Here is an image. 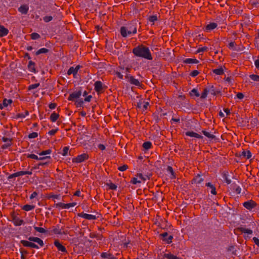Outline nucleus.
I'll return each mask as SVG.
<instances>
[{
  "label": "nucleus",
  "instance_id": "nucleus-1",
  "mask_svg": "<svg viewBox=\"0 0 259 259\" xmlns=\"http://www.w3.org/2000/svg\"><path fill=\"white\" fill-rule=\"evenodd\" d=\"M133 53L137 57L146 59V47L139 45L133 50Z\"/></svg>",
  "mask_w": 259,
  "mask_h": 259
},
{
  "label": "nucleus",
  "instance_id": "nucleus-2",
  "mask_svg": "<svg viewBox=\"0 0 259 259\" xmlns=\"http://www.w3.org/2000/svg\"><path fill=\"white\" fill-rule=\"evenodd\" d=\"M137 169L138 170V172L136 175L137 177L132 178L131 180V182L135 185L140 184L141 183L144 184L146 180V178H144V176L142 173L143 170H144V169Z\"/></svg>",
  "mask_w": 259,
  "mask_h": 259
},
{
  "label": "nucleus",
  "instance_id": "nucleus-3",
  "mask_svg": "<svg viewBox=\"0 0 259 259\" xmlns=\"http://www.w3.org/2000/svg\"><path fill=\"white\" fill-rule=\"evenodd\" d=\"M136 22L132 21L130 23L124 25V26L127 28L128 32L130 33L131 35L135 34L137 32V27H136Z\"/></svg>",
  "mask_w": 259,
  "mask_h": 259
},
{
  "label": "nucleus",
  "instance_id": "nucleus-4",
  "mask_svg": "<svg viewBox=\"0 0 259 259\" xmlns=\"http://www.w3.org/2000/svg\"><path fill=\"white\" fill-rule=\"evenodd\" d=\"M159 16V14L158 13H154L150 15L147 19L148 21L147 23L151 25H154L155 22L157 21Z\"/></svg>",
  "mask_w": 259,
  "mask_h": 259
},
{
  "label": "nucleus",
  "instance_id": "nucleus-5",
  "mask_svg": "<svg viewBox=\"0 0 259 259\" xmlns=\"http://www.w3.org/2000/svg\"><path fill=\"white\" fill-rule=\"evenodd\" d=\"M160 236L161 237L163 241H165L167 244H170L172 242V240L173 239L172 235H168L167 232H164L161 234Z\"/></svg>",
  "mask_w": 259,
  "mask_h": 259
},
{
  "label": "nucleus",
  "instance_id": "nucleus-6",
  "mask_svg": "<svg viewBox=\"0 0 259 259\" xmlns=\"http://www.w3.org/2000/svg\"><path fill=\"white\" fill-rule=\"evenodd\" d=\"M81 95L82 92L81 90L75 91L69 95L68 99L70 101H74L75 99H78Z\"/></svg>",
  "mask_w": 259,
  "mask_h": 259
},
{
  "label": "nucleus",
  "instance_id": "nucleus-7",
  "mask_svg": "<svg viewBox=\"0 0 259 259\" xmlns=\"http://www.w3.org/2000/svg\"><path fill=\"white\" fill-rule=\"evenodd\" d=\"M88 155L85 153H83L74 158L72 161L73 162L80 163L83 162L84 160L88 159Z\"/></svg>",
  "mask_w": 259,
  "mask_h": 259
},
{
  "label": "nucleus",
  "instance_id": "nucleus-8",
  "mask_svg": "<svg viewBox=\"0 0 259 259\" xmlns=\"http://www.w3.org/2000/svg\"><path fill=\"white\" fill-rule=\"evenodd\" d=\"M32 241H28L24 240H22L20 241V243L23 244V246L25 247H29L31 248H34L36 249H38L39 247L37 245L34 243L33 242H31Z\"/></svg>",
  "mask_w": 259,
  "mask_h": 259
},
{
  "label": "nucleus",
  "instance_id": "nucleus-9",
  "mask_svg": "<svg viewBox=\"0 0 259 259\" xmlns=\"http://www.w3.org/2000/svg\"><path fill=\"white\" fill-rule=\"evenodd\" d=\"M256 205V203L252 200L246 201L243 204V206L249 210L254 208Z\"/></svg>",
  "mask_w": 259,
  "mask_h": 259
},
{
  "label": "nucleus",
  "instance_id": "nucleus-10",
  "mask_svg": "<svg viewBox=\"0 0 259 259\" xmlns=\"http://www.w3.org/2000/svg\"><path fill=\"white\" fill-rule=\"evenodd\" d=\"M78 216L88 220H94L97 218L95 215L85 213H79L78 214Z\"/></svg>",
  "mask_w": 259,
  "mask_h": 259
},
{
  "label": "nucleus",
  "instance_id": "nucleus-11",
  "mask_svg": "<svg viewBox=\"0 0 259 259\" xmlns=\"http://www.w3.org/2000/svg\"><path fill=\"white\" fill-rule=\"evenodd\" d=\"M28 239L30 241L37 243L41 247L43 246L44 245V241L41 239H40L38 237H29L28 238Z\"/></svg>",
  "mask_w": 259,
  "mask_h": 259
},
{
  "label": "nucleus",
  "instance_id": "nucleus-12",
  "mask_svg": "<svg viewBox=\"0 0 259 259\" xmlns=\"http://www.w3.org/2000/svg\"><path fill=\"white\" fill-rule=\"evenodd\" d=\"M27 157H29V158H32V159H36V160H45V159H50L51 158V157L50 156L38 157V156H37L36 155H35L34 154H29L27 156Z\"/></svg>",
  "mask_w": 259,
  "mask_h": 259
},
{
  "label": "nucleus",
  "instance_id": "nucleus-13",
  "mask_svg": "<svg viewBox=\"0 0 259 259\" xmlns=\"http://www.w3.org/2000/svg\"><path fill=\"white\" fill-rule=\"evenodd\" d=\"M203 179L201 177V176L198 174L196 176H195L192 180V183L195 184L197 185H198L202 183L203 182Z\"/></svg>",
  "mask_w": 259,
  "mask_h": 259
},
{
  "label": "nucleus",
  "instance_id": "nucleus-14",
  "mask_svg": "<svg viewBox=\"0 0 259 259\" xmlns=\"http://www.w3.org/2000/svg\"><path fill=\"white\" fill-rule=\"evenodd\" d=\"M54 245L59 251L62 252H67L66 248L63 246L58 240H56L54 242Z\"/></svg>",
  "mask_w": 259,
  "mask_h": 259
},
{
  "label": "nucleus",
  "instance_id": "nucleus-15",
  "mask_svg": "<svg viewBox=\"0 0 259 259\" xmlns=\"http://www.w3.org/2000/svg\"><path fill=\"white\" fill-rule=\"evenodd\" d=\"M12 222L15 226H19L23 224L24 221H23V220L19 219L17 217H14L13 218Z\"/></svg>",
  "mask_w": 259,
  "mask_h": 259
},
{
  "label": "nucleus",
  "instance_id": "nucleus-16",
  "mask_svg": "<svg viewBox=\"0 0 259 259\" xmlns=\"http://www.w3.org/2000/svg\"><path fill=\"white\" fill-rule=\"evenodd\" d=\"M127 28L124 26H122L120 28V33L122 36L126 37L131 36V34L128 32Z\"/></svg>",
  "mask_w": 259,
  "mask_h": 259
},
{
  "label": "nucleus",
  "instance_id": "nucleus-17",
  "mask_svg": "<svg viewBox=\"0 0 259 259\" xmlns=\"http://www.w3.org/2000/svg\"><path fill=\"white\" fill-rule=\"evenodd\" d=\"M128 81L132 84L138 87H141V83L138 79L134 78L133 76H130L128 78Z\"/></svg>",
  "mask_w": 259,
  "mask_h": 259
},
{
  "label": "nucleus",
  "instance_id": "nucleus-18",
  "mask_svg": "<svg viewBox=\"0 0 259 259\" xmlns=\"http://www.w3.org/2000/svg\"><path fill=\"white\" fill-rule=\"evenodd\" d=\"M186 135L191 137H194L197 139H202V136L194 132L188 131L185 133Z\"/></svg>",
  "mask_w": 259,
  "mask_h": 259
},
{
  "label": "nucleus",
  "instance_id": "nucleus-19",
  "mask_svg": "<svg viewBox=\"0 0 259 259\" xmlns=\"http://www.w3.org/2000/svg\"><path fill=\"white\" fill-rule=\"evenodd\" d=\"M218 25L217 23L212 22L207 24L205 27V31L207 32H209L214 29H215L217 27Z\"/></svg>",
  "mask_w": 259,
  "mask_h": 259
},
{
  "label": "nucleus",
  "instance_id": "nucleus-20",
  "mask_svg": "<svg viewBox=\"0 0 259 259\" xmlns=\"http://www.w3.org/2000/svg\"><path fill=\"white\" fill-rule=\"evenodd\" d=\"M143 158V157L141 155H140L138 157V159L137 160V163L136 166L137 168H139L140 169H144V165L143 164V163H142Z\"/></svg>",
  "mask_w": 259,
  "mask_h": 259
},
{
  "label": "nucleus",
  "instance_id": "nucleus-21",
  "mask_svg": "<svg viewBox=\"0 0 259 259\" xmlns=\"http://www.w3.org/2000/svg\"><path fill=\"white\" fill-rule=\"evenodd\" d=\"M206 186L209 188L210 193L213 195L217 194L216 189L214 186L211 183H207L205 184Z\"/></svg>",
  "mask_w": 259,
  "mask_h": 259
},
{
  "label": "nucleus",
  "instance_id": "nucleus-22",
  "mask_svg": "<svg viewBox=\"0 0 259 259\" xmlns=\"http://www.w3.org/2000/svg\"><path fill=\"white\" fill-rule=\"evenodd\" d=\"M154 52L153 48H151V50L147 48V59L152 60L154 56Z\"/></svg>",
  "mask_w": 259,
  "mask_h": 259
},
{
  "label": "nucleus",
  "instance_id": "nucleus-23",
  "mask_svg": "<svg viewBox=\"0 0 259 259\" xmlns=\"http://www.w3.org/2000/svg\"><path fill=\"white\" fill-rule=\"evenodd\" d=\"M137 108L140 111H144L145 109H146V103L144 101L142 102L140 101L137 103Z\"/></svg>",
  "mask_w": 259,
  "mask_h": 259
},
{
  "label": "nucleus",
  "instance_id": "nucleus-24",
  "mask_svg": "<svg viewBox=\"0 0 259 259\" xmlns=\"http://www.w3.org/2000/svg\"><path fill=\"white\" fill-rule=\"evenodd\" d=\"M29 8L27 5H22L19 9L18 11L22 14H26L28 13Z\"/></svg>",
  "mask_w": 259,
  "mask_h": 259
},
{
  "label": "nucleus",
  "instance_id": "nucleus-25",
  "mask_svg": "<svg viewBox=\"0 0 259 259\" xmlns=\"http://www.w3.org/2000/svg\"><path fill=\"white\" fill-rule=\"evenodd\" d=\"M9 32L8 29L4 27L3 26L0 25V36L3 37L6 36Z\"/></svg>",
  "mask_w": 259,
  "mask_h": 259
},
{
  "label": "nucleus",
  "instance_id": "nucleus-26",
  "mask_svg": "<svg viewBox=\"0 0 259 259\" xmlns=\"http://www.w3.org/2000/svg\"><path fill=\"white\" fill-rule=\"evenodd\" d=\"M35 63L32 61H29L28 64V68L30 72L36 73Z\"/></svg>",
  "mask_w": 259,
  "mask_h": 259
},
{
  "label": "nucleus",
  "instance_id": "nucleus-27",
  "mask_svg": "<svg viewBox=\"0 0 259 259\" xmlns=\"http://www.w3.org/2000/svg\"><path fill=\"white\" fill-rule=\"evenodd\" d=\"M62 228H60L59 225H57L55 228H54L52 231L53 232L57 235H62L63 234H65L64 232H62Z\"/></svg>",
  "mask_w": 259,
  "mask_h": 259
},
{
  "label": "nucleus",
  "instance_id": "nucleus-28",
  "mask_svg": "<svg viewBox=\"0 0 259 259\" xmlns=\"http://www.w3.org/2000/svg\"><path fill=\"white\" fill-rule=\"evenodd\" d=\"M102 89V83L100 81H97L95 83V90L99 92Z\"/></svg>",
  "mask_w": 259,
  "mask_h": 259
},
{
  "label": "nucleus",
  "instance_id": "nucleus-29",
  "mask_svg": "<svg viewBox=\"0 0 259 259\" xmlns=\"http://www.w3.org/2000/svg\"><path fill=\"white\" fill-rule=\"evenodd\" d=\"M72 74H73L74 77H76L77 72L75 71V68L73 66L70 67L67 71V74L68 75H70Z\"/></svg>",
  "mask_w": 259,
  "mask_h": 259
},
{
  "label": "nucleus",
  "instance_id": "nucleus-30",
  "mask_svg": "<svg viewBox=\"0 0 259 259\" xmlns=\"http://www.w3.org/2000/svg\"><path fill=\"white\" fill-rule=\"evenodd\" d=\"M101 256L103 258H107L109 259H116V258L113 256L111 254L108 253L107 252H102Z\"/></svg>",
  "mask_w": 259,
  "mask_h": 259
},
{
  "label": "nucleus",
  "instance_id": "nucleus-31",
  "mask_svg": "<svg viewBox=\"0 0 259 259\" xmlns=\"http://www.w3.org/2000/svg\"><path fill=\"white\" fill-rule=\"evenodd\" d=\"M17 177L22 176L25 175H32V172L30 171H20L16 172Z\"/></svg>",
  "mask_w": 259,
  "mask_h": 259
},
{
  "label": "nucleus",
  "instance_id": "nucleus-32",
  "mask_svg": "<svg viewBox=\"0 0 259 259\" xmlns=\"http://www.w3.org/2000/svg\"><path fill=\"white\" fill-rule=\"evenodd\" d=\"M241 155L244 157H246L247 159H249L251 157V153L249 150H243L242 152Z\"/></svg>",
  "mask_w": 259,
  "mask_h": 259
},
{
  "label": "nucleus",
  "instance_id": "nucleus-33",
  "mask_svg": "<svg viewBox=\"0 0 259 259\" xmlns=\"http://www.w3.org/2000/svg\"><path fill=\"white\" fill-rule=\"evenodd\" d=\"M49 52V50L48 49L43 48L39 49L35 53L36 55H39L41 54H46Z\"/></svg>",
  "mask_w": 259,
  "mask_h": 259
},
{
  "label": "nucleus",
  "instance_id": "nucleus-34",
  "mask_svg": "<svg viewBox=\"0 0 259 259\" xmlns=\"http://www.w3.org/2000/svg\"><path fill=\"white\" fill-rule=\"evenodd\" d=\"M59 115L58 113L54 112L51 115L50 119L52 122H54L57 120L58 118L59 117Z\"/></svg>",
  "mask_w": 259,
  "mask_h": 259
},
{
  "label": "nucleus",
  "instance_id": "nucleus-35",
  "mask_svg": "<svg viewBox=\"0 0 259 259\" xmlns=\"http://www.w3.org/2000/svg\"><path fill=\"white\" fill-rule=\"evenodd\" d=\"M207 88L209 93H210L211 94H212L213 95H216V92H215V88L213 87V85H209L207 87Z\"/></svg>",
  "mask_w": 259,
  "mask_h": 259
},
{
  "label": "nucleus",
  "instance_id": "nucleus-36",
  "mask_svg": "<svg viewBox=\"0 0 259 259\" xmlns=\"http://www.w3.org/2000/svg\"><path fill=\"white\" fill-rule=\"evenodd\" d=\"M166 170H167V172L170 174L169 177L171 179H173L175 177L173 169L171 166H168L167 167Z\"/></svg>",
  "mask_w": 259,
  "mask_h": 259
},
{
  "label": "nucleus",
  "instance_id": "nucleus-37",
  "mask_svg": "<svg viewBox=\"0 0 259 259\" xmlns=\"http://www.w3.org/2000/svg\"><path fill=\"white\" fill-rule=\"evenodd\" d=\"M212 71L217 75H222L224 73V69L222 67L214 69Z\"/></svg>",
  "mask_w": 259,
  "mask_h": 259
},
{
  "label": "nucleus",
  "instance_id": "nucleus-38",
  "mask_svg": "<svg viewBox=\"0 0 259 259\" xmlns=\"http://www.w3.org/2000/svg\"><path fill=\"white\" fill-rule=\"evenodd\" d=\"M202 133L205 135L206 137L210 139H213L215 138V136L213 134H210V133L206 132V131H202Z\"/></svg>",
  "mask_w": 259,
  "mask_h": 259
},
{
  "label": "nucleus",
  "instance_id": "nucleus-39",
  "mask_svg": "<svg viewBox=\"0 0 259 259\" xmlns=\"http://www.w3.org/2000/svg\"><path fill=\"white\" fill-rule=\"evenodd\" d=\"M34 206L33 205L26 204L23 206L22 209L25 211H28L33 209Z\"/></svg>",
  "mask_w": 259,
  "mask_h": 259
},
{
  "label": "nucleus",
  "instance_id": "nucleus-40",
  "mask_svg": "<svg viewBox=\"0 0 259 259\" xmlns=\"http://www.w3.org/2000/svg\"><path fill=\"white\" fill-rule=\"evenodd\" d=\"M184 62L187 64L197 63L198 61L196 59L188 58L185 60Z\"/></svg>",
  "mask_w": 259,
  "mask_h": 259
},
{
  "label": "nucleus",
  "instance_id": "nucleus-41",
  "mask_svg": "<svg viewBox=\"0 0 259 259\" xmlns=\"http://www.w3.org/2000/svg\"><path fill=\"white\" fill-rule=\"evenodd\" d=\"M52 152V150L51 149H48L45 151H43L40 153L37 152V154H38L39 156H48V155H49Z\"/></svg>",
  "mask_w": 259,
  "mask_h": 259
},
{
  "label": "nucleus",
  "instance_id": "nucleus-42",
  "mask_svg": "<svg viewBox=\"0 0 259 259\" xmlns=\"http://www.w3.org/2000/svg\"><path fill=\"white\" fill-rule=\"evenodd\" d=\"M240 230L242 233L247 234L248 235H251L252 234V231L249 229L245 228H241Z\"/></svg>",
  "mask_w": 259,
  "mask_h": 259
},
{
  "label": "nucleus",
  "instance_id": "nucleus-43",
  "mask_svg": "<svg viewBox=\"0 0 259 259\" xmlns=\"http://www.w3.org/2000/svg\"><path fill=\"white\" fill-rule=\"evenodd\" d=\"M164 257L167 259H181L180 258L170 253H166L164 254Z\"/></svg>",
  "mask_w": 259,
  "mask_h": 259
},
{
  "label": "nucleus",
  "instance_id": "nucleus-44",
  "mask_svg": "<svg viewBox=\"0 0 259 259\" xmlns=\"http://www.w3.org/2000/svg\"><path fill=\"white\" fill-rule=\"evenodd\" d=\"M190 95L191 96H195L197 97L200 96V94H199L197 90L196 89H193L192 90H191L190 92Z\"/></svg>",
  "mask_w": 259,
  "mask_h": 259
},
{
  "label": "nucleus",
  "instance_id": "nucleus-45",
  "mask_svg": "<svg viewBox=\"0 0 259 259\" xmlns=\"http://www.w3.org/2000/svg\"><path fill=\"white\" fill-rule=\"evenodd\" d=\"M209 93L207 87L205 88L201 95V99H205L207 97L208 94Z\"/></svg>",
  "mask_w": 259,
  "mask_h": 259
},
{
  "label": "nucleus",
  "instance_id": "nucleus-46",
  "mask_svg": "<svg viewBox=\"0 0 259 259\" xmlns=\"http://www.w3.org/2000/svg\"><path fill=\"white\" fill-rule=\"evenodd\" d=\"M29 115V112L26 111L25 113H19L17 115V118H24Z\"/></svg>",
  "mask_w": 259,
  "mask_h": 259
},
{
  "label": "nucleus",
  "instance_id": "nucleus-47",
  "mask_svg": "<svg viewBox=\"0 0 259 259\" xmlns=\"http://www.w3.org/2000/svg\"><path fill=\"white\" fill-rule=\"evenodd\" d=\"M34 229L37 232H38L41 233H46L47 232V231L43 228L34 226Z\"/></svg>",
  "mask_w": 259,
  "mask_h": 259
},
{
  "label": "nucleus",
  "instance_id": "nucleus-48",
  "mask_svg": "<svg viewBox=\"0 0 259 259\" xmlns=\"http://www.w3.org/2000/svg\"><path fill=\"white\" fill-rule=\"evenodd\" d=\"M12 103V100L11 99H5L3 100V105L4 107L8 106L9 104Z\"/></svg>",
  "mask_w": 259,
  "mask_h": 259
},
{
  "label": "nucleus",
  "instance_id": "nucleus-49",
  "mask_svg": "<svg viewBox=\"0 0 259 259\" xmlns=\"http://www.w3.org/2000/svg\"><path fill=\"white\" fill-rule=\"evenodd\" d=\"M233 189L235 190V192L237 194H239L241 193V188L239 186L234 184L233 185Z\"/></svg>",
  "mask_w": 259,
  "mask_h": 259
},
{
  "label": "nucleus",
  "instance_id": "nucleus-50",
  "mask_svg": "<svg viewBox=\"0 0 259 259\" xmlns=\"http://www.w3.org/2000/svg\"><path fill=\"white\" fill-rule=\"evenodd\" d=\"M31 38L33 40H36L40 37V35L36 32H33L31 34Z\"/></svg>",
  "mask_w": 259,
  "mask_h": 259
},
{
  "label": "nucleus",
  "instance_id": "nucleus-51",
  "mask_svg": "<svg viewBox=\"0 0 259 259\" xmlns=\"http://www.w3.org/2000/svg\"><path fill=\"white\" fill-rule=\"evenodd\" d=\"M250 78L253 81H259V75L252 74L250 75Z\"/></svg>",
  "mask_w": 259,
  "mask_h": 259
},
{
  "label": "nucleus",
  "instance_id": "nucleus-52",
  "mask_svg": "<svg viewBox=\"0 0 259 259\" xmlns=\"http://www.w3.org/2000/svg\"><path fill=\"white\" fill-rule=\"evenodd\" d=\"M44 21L46 22H49L53 20V17L51 16H46L43 18Z\"/></svg>",
  "mask_w": 259,
  "mask_h": 259
},
{
  "label": "nucleus",
  "instance_id": "nucleus-53",
  "mask_svg": "<svg viewBox=\"0 0 259 259\" xmlns=\"http://www.w3.org/2000/svg\"><path fill=\"white\" fill-rule=\"evenodd\" d=\"M76 106L77 107H81L83 105V101L82 99H78L76 102Z\"/></svg>",
  "mask_w": 259,
  "mask_h": 259
},
{
  "label": "nucleus",
  "instance_id": "nucleus-54",
  "mask_svg": "<svg viewBox=\"0 0 259 259\" xmlns=\"http://www.w3.org/2000/svg\"><path fill=\"white\" fill-rule=\"evenodd\" d=\"M69 150V147H64L62 150V155L63 156H66L68 154Z\"/></svg>",
  "mask_w": 259,
  "mask_h": 259
},
{
  "label": "nucleus",
  "instance_id": "nucleus-55",
  "mask_svg": "<svg viewBox=\"0 0 259 259\" xmlns=\"http://www.w3.org/2000/svg\"><path fill=\"white\" fill-rule=\"evenodd\" d=\"M40 84L39 83L32 84L29 86L28 89L29 90H33L39 86Z\"/></svg>",
  "mask_w": 259,
  "mask_h": 259
},
{
  "label": "nucleus",
  "instance_id": "nucleus-56",
  "mask_svg": "<svg viewBox=\"0 0 259 259\" xmlns=\"http://www.w3.org/2000/svg\"><path fill=\"white\" fill-rule=\"evenodd\" d=\"M76 205V202L66 203L65 204V209H69L70 207H74Z\"/></svg>",
  "mask_w": 259,
  "mask_h": 259
},
{
  "label": "nucleus",
  "instance_id": "nucleus-57",
  "mask_svg": "<svg viewBox=\"0 0 259 259\" xmlns=\"http://www.w3.org/2000/svg\"><path fill=\"white\" fill-rule=\"evenodd\" d=\"M38 136V134L36 132H33L32 133H30L28 135V138L29 139H33L35 138Z\"/></svg>",
  "mask_w": 259,
  "mask_h": 259
},
{
  "label": "nucleus",
  "instance_id": "nucleus-58",
  "mask_svg": "<svg viewBox=\"0 0 259 259\" xmlns=\"http://www.w3.org/2000/svg\"><path fill=\"white\" fill-rule=\"evenodd\" d=\"M223 178L224 179L225 182L228 184H229L231 183V181L230 179H229L228 178V176H227V174H224L223 175Z\"/></svg>",
  "mask_w": 259,
  "mask_h": 259
},
{
  "label": "nucleus",
  "instance_id": "nucleus-59",
  "mask_svg": "<svg viewBox=\"0 0 259 259\" xmlns=\"http://www.w3.org/2000/svg\"><path fill=\"white\" fill-rule=\"evenodd\" d=\"M199 73V72L196 70L192 71L190 75L192 77H195L197 76Z\"/></svg>",
  "mask_w": 259,
  "mask_h": 259
},
{
  "label": "nucleus",
  "instance_id": "nucleus-60",
  "mask_svg": "<svg viewBox=\"0 0 259 259\" xmlns=\"http://www.w3.org/2000/svg\"><path fill=\"white\" fill-rule=\"evenodd\" d=\"M207 49H208V48L206 47L199 48L197 51V53L203 52H204V51L207 50Z\"/></svg>",
  "mask_w": 259,
  "mask_h": 259
},
{
  "label": "nucleus",
  "instance_id": "nucleus-61",
  "mask_svg": "<svg viewBox=\"0 0 259 259\" xmlns=\"http://www.w3.org/2000/svg\"><path fill=\"white\" fill-rule=\"evenodd\" d=\"M108 186H109L110 189H111V190H116L117 187L115 184L112 183L109 184Z\"/></svg>",
  "mask_w": 259,
  "mask_h": 259
},
{
  "label": "nucleus",
  "instance_id": "nucleus-62",
  "mask_svg": "<svg viewBox=\"0 0 259 259\" xmlns=\"http://www.w3.org/2000/svg\"><path fill=\"white\" fill-rule=\"evenodd\" d=\"M65 203L59 202L56 204V206L57 207L65 209Z\"/></svg>",
  "mask_w": 259,
  "mask_h": 259
},
{
  "label": "nucleus",
  "instance_id": "nucleus-63",
  "mask_svg": "<svg viewBox=\"0 0 259 259\" xmlns=\"http://www.w3.org/2000/svg\"><path fill=\"white\" fill-rule=\"evenodd\" d=\"M127 168V166L126 165H123L122 166H119L118 169L121 171H123L125 170Z\"/></svg>",
  "mask_w": 259,
  "mask_h": 259
},
{
  "label": "nucleus",
  "instance_id": "nucleus-64",
  "mask_svg": "<svg viewBox=\"0 0 259 259\" xmlns=\"http://www.w3.org/2000/svg\"><path fill=\"white\" fill-rule=\"evenodd\" d=\"M224 79L229 84H232L233 79L231 77H225Z\"/></svg>",
  "mask_w": 259,
  "mask_h": 259
}]
</instances>
